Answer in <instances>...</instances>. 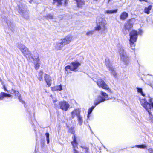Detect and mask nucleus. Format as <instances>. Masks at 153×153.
<instances>
[{
	"instance_id": "obj_1",
	"label": "nucleus",
	"mask_w": 153,
	"mask_h": 153,
	"mask_svg": "<svg viewBox=\"0 0 153 153\" xmlns=\"http://www.w3.org/2000/svg\"><path fill=\"white\" fill-rule=\"evenodd\" d=\"M118 51L121 63L123 65V67H126L129 63V58L123 47L121 46L119 48Z\"/></svg>"
},
{
	"instance_id": "obj_2",
	"label": "nucleus",
	"mask_w": 153,
	"mask_h": 153,
	"mask_svg": "<svg viewBox=\"0 0 153 153\" xmlns=\"http://www.w3.org/2000/svg\"><path fill=\"white\" fill-rule=\"evenodd\" d=\"M107 22L104 18L98 17L97 20V27L95 28V30L99 31L102 30L105 31L107 30L106 26Z\"/></svg>"
},
{
	"instance_id": "obj_3",
	"label": "nucleus",
	"mask_w": 153,
	"mask_h": 153,
	"mask_svg": "<svg viewBox=\"0 0 153 153\" xmlns=\"http://www.w3.org/2000/svg\"><path fill=\"white\" fill-rule=\"evenodd\" d=\"M137 35L138 32L134 30H132L130 33L129 42L131 47L132 49L133 50L134 49L135 46L134 43L136 42Z\"/></svg>"
},
{
	"instance_id": "obj_4",
	"label": "nucleus",
	"mask_w": 153,
	"mask_h": 153,
	"mask_svg": "<svg viewBox=\"0 0 153 153\" xmlns=\"http://www.w3.org/2000/svg\"><path fill=\"white\" fill-rule=\"evenodd\" d=\"M17 47L25 57L27 59L30 58V56H31V53L29 49L24 45L22 44H19L18 45Z\"/></svg>"
},
{
	"instance_id": "obj_5",
	"label": "nucleus",
	"mask_w": 153,
	"mask_h": 153,
	"mask_svg": "<svg viewBox=\"0 0 153 153\" xmlns=\"http://www.w3.org/2000/svg\"><path fill=\"white\" fill-rule=\"evenodd\" d=\"M100 94L101 96H99L94 102L95 105H97L101 102L111 99L108 98V95L105 92L101 91Z\"/></svg>"
},
{
	"instance_id": "obj_6",
	"label": "nucleus",
	"mask_w": 153,
	"mask_h": 153,
	"mask_svg": "<svg viewBox=\"0 0 153 153\" xmlns=\"http://www.w3.org/2000/svg\"><path fill=\"white\" fill-rule=\"evenodd\" d=\"M132 19H129L127 22L124 25V27L122 29V32L125 34H127L129 31L130 30L133 26V24L132 23Z\"/></svg>"
},
{
	"instance_id": "obj_7",
	"label": "nucleus",
	"mask_w": 153,
	"mask_h": 153,
	"mask_svg": "<svg viewBox=\"0 0 153 153\" xmlns=\"http://www.w3.org/2000/svg\"><path fill=\"white\" fill-rule=\"evenodd\" d=\"M80 65V63L77 61L74 62H72L71 65L66 66L65 69L66 71H68L69 69L71 71H77L76 69Z\"/></svg>"
},
{
	"instance_id": "obj_8",
	"label": "nucleus",
	"mask_w": 153,
	"mask_h": 153,
	"mask_svg": "<svg viewBox=\"0 0 153 153\" xmlns=\"http://www.w3.org/2000/svg\"><path fill=\"white\" fill-rule=\"evenodd\" d=\"M140 101L141 105L143 106L147 111L151 110L152 107L153 109V102H151V104H149L144 99H140Z\"/></svg>"
},
{
	"instance_id": "obj_9",
	"label": "nucleus",
	"mask_w": 153,
	"mask_h": 153,
	"mask_svg": "<svg viewBox=\"0 0 153 153\" xmlns=\"http://www.w3.org/2000/svg\"><path fill=\"white\" fill-rule=\"evenodd\" d=\"M59 105L61 109L65 111H66L68 110L70 106L67 102L65 101L59 102Z\"/></svg>"
},
{
	"instance_id": "obj_10",
	"label": "nucleus",
	"mask_w": 153,
	"mask_h": 153,
	"mask_svg": "<svg viewBox=\"0 0 153 153\" xmlns=\"http://www.w3.org/2000/svg\"><path fill=\"white\" fill-rule=\"evenodd\" d=\"M72 40V36L70 35H68L60 40L65 45L70 43Z\"/></svg>"
},
{
	"instance_id": "obj_11",
	"label": "nucleus",
	"mask_w": 153,
	"mask_h": 153,
	"mask_svg": "<svg viewBox=\"0 0 153 153\" xmlns=\"http://www.w3.org/2000/svg\"><path fill=\"white\" fill-rule=\"evenodd\" d=\"M97 84L100 88L108 90L109 89L108 85L105 83L104 81L102 79H99L97 82Z\"/></svg>"
},
{
	"instance_id": "obj_12",
	"label": "nucleus",
	"mask_w": 153,
	"mask_h": 153,
	"mask_svg": "<svg viewBox=\"0 0 153 153\" xmlns=\"http://www.w3.org/2000/svg\"><path fill=\"white\" fill-rule=\"evenodd\" d=\"M71 129L73 130L72 133L74 134V136L72 137V139L73 141L71 142V143L73 146V149L76 148L78 146V143L76 141V137L75 135L74 134L75 131V129L73 128H71Z\"/></svg>"
},
{
	"instance_id": "obj_13",
	"label": "nucleus",
	"mask_w": 153,
	"mask_h": 153,
	"mask_svg": "<svg viewBox=\"0 0 153 153\" xmlns=\"http://www.w3.org/2000/svg\"><path fill=\"white\" fill-rule=\"evenodd\" d=\"M65 46L61 40L56 42L54 44L55 49L56 50H60L62 49L63 46Z\"/></svg>"
},
{
	"instance_id": "obj_14",
	"label": "nucleus",
	"mask_w": 153,
	"mask_h": 153,
	"mask_svg": "<svg viewBox=\"0 0 153 153\" xmlns=\"http://www.w3.org/2000/svg\"><path fill=\"white\" fill-rule=\"evenodd\" d=\"M80 110L79 108L74 109L71 113V117L73 119L76 116L78 117L80 115Z\"/></svg>"
},
{
	"instance_id": "obj_15",
	"label": "nucleus",
	"mask_w": 153,
	"mask_h": 153,
	"mask_svg": "<svg viewBox=\"0 0 153 153\" xmlns=\"http://www.w3.org/2000/svg\"><path fill=\"white\" fill-rule=\"evenodd\" d=\"M45 80L48 87H50L51 84V78L50 76L45 74L44 76Z\"/></svg>"
},
{
	"instance_id": "obj_16",
	"label": "nucleus",
	"mask_w": 153,
	"mask_h": 153,
	"mask_svg": "<svg viewBox=\"0 0 153 153\" xmlns=\"http://www.w3.org/2000/svg\"><path fill=\"white\" fill-rule=\"evenodd\" d=\"M6 22L10 29L12 30L15 27V26L13 23V21L9 19L7 20Z\"/></svg>"
},
{
	"instance_id": "obj_17",
	"label": "nucleus",
	"mask_w": 153,
	"mask_h": 153,
	"mask_svg": "<svg viewBox=\"0 0 153 153\" xmlns=\"http://www.w3.org/2000/svg\"><path fill=\"white\" fill-rule=\"evenodd\" d=\"M11 93L12 94L14 93L15 95L19 97V99L20 102H22V103H24V102L19 97L20 95L18 91L13 89L12 90Z\"/></svg>"
},
{
	"instance_id": "obj_18",
	"label": "nucleus",
	"mask_w": 153,
	"mask_h": 153,
	"mask_svg": "<svg viewBox=\"0 0 153 153\" xmlns=\"http://www.w3.org/2000/svg\"><path fill=\"white\" fill-rule=\"evenodd\" d=\"M30 57L33 59L34 63L40 62V59L38 54H37L36 56L33 57L31 55V56H30Z\"/></svg>"
},
{
	"instance_id": "obj_19",
	"label": "nucleus",
	"mask_w": 153,
	"mask_h": 153,
	"mask_svg": "<svg viewBox=\"0 0 153 153\" xmlns=\"http://www.w3.org/2000/svg\"><path fill=\"white\" fill-rule=\"evenodd\" d=\"M128 16V14L126 12H123L122 13L120 16V19L124 20L126 19Z\"/></svg>"
},
{
	"instance_id": "obj_20",
	"label": "nucleus",
	"mask_w": 153,
	"mask_h": 153,
	"mask_svg": "<svg viewBox=\"0 0 153 153\" xmlns=\"http://www.w3.org/2000/svg\"><path fill=\"white\" fill-rule=\"evenodd\" d=\"M105 62L107 67L108 69H112L111 63L110 62L108 58H106L105 59Z\"/></svg>"
},
{
	"instance_id": "obj_21",
	"label": "nucleus",
	"mask_w": 153,
	"mask_h": 153,
	"mask_svg": "<svg viewBox=\"0 0 153 153\" xmlns=\"http://www.w3.org/2000/svg\"><path fill=\"white\" fill-rule=\"evenodd\" d=\"M11 96V95L10 94H7L4 92H1L0 94V99L2 100L4 97H10Z\"/></svg>"
},
{
	"instance_id": "obj_22",
	"label": "nucleus",
	"mask_w": 153,
	"mask_h": 153,
	"mask_svg": "<svg viewBox=\"0 0 153 153\" xmlns=\"http://www.w3.org/2000/svg\"><path fill=\"white\" fill-rule=\"evenodd\" d=\"M51 88L53 91H60L62 90V87L61 85H60L58 86H55L53 87H52Z\"/></svg>"
},
{
	"instance_id": "obj_23",
	"label": "nucleus",
	"mask_w": 153,
	"mask_h": 153,
	"mask_svg": "<svg viewBox=\"0 0 153 153\" xmlns=\"http://www.w3.org/2000/svg\"><path fill=\"white\" fill-rule=\"evenodd\" d=\"M152 7V5H149L148 7H146L144 10V12L148 14L150 13V12Z\"/></svg>"
},
{
	"instance_id": "obj_24",
	"label": "nucleus",
	"mask_w": 153,
	"mask_h": 153,
	"mask_svg": "<svg viewBox=\"0 0 153 153\" xmlns=\"http://www.w3.org/2000/svg\"><path fill=\"white\" fill-rule=\"evenodd\" d=\"M150 110L147 111L149 114V117L147 118V120L150 122L153 123V115L150 112Z\"/></svg>"
},
{
	"instance_id": "obj_25",
	"label": "nucleus",
	"mask_w": 153,
	"mask_h": 153,
	"mask_svg": "<svg viewBox=\"0 0 153 153\" xmlns=\"http://www.w3.org/2000/svg\"><path fill=\"white\" fill-rule=\"evenodd\" d=\"M77 121L78 124L81 126L83 122V120L82 117L80 115L77 117Z\"/></svg>"
},
{
	"instance_id": "obj_26",
	"label": "nucleus",
	"mask_w": 153,
	"mask_h": 153,
	"mask_svg": "<svg viewBox=\"0 0 153 153\" xmlns=\"http://www.w3.org/2000/svg\"><path fill=\"white\" fill-rule=\"evenodd\" d=\"M117 9L112 10H107L105 11V13L107 14H110L117 12Z\"/></svg>"
},
{
	"instance_id": "obj_27",
	"label": "nucleus",
	"mask_w": 153,
	"mask_h": 153,
	"mask_svg": "<svg viewBox=\"0 0 153 153\" xmlns=\"http://www.w3.org/2000/svg\"><path fill=\"white\" fill-rule=\"evenodd\" d=\"M77 3V6L79 7H81L84 4V2L82 0H76Z\"/></svg>"
},
{
	"instance_id": "obj_28",
	"label": "nucleus",
	"mask_w": 153,
	"mask_h": 153,
	"mask_svg": "<svg viewBox=\"0 0 153 153\" xmlns=\"http://www.w3.org/2000/svg\"><path fill=\"white\" fill-rule=\"evenodd\" d=\"M80 146L82 149V150L84 153H90L88 148L83 146Z\"/></svg>"
},
{
	"instance_id": "obj_29",
	"label": "nucleus",
	"mask_w": 153,
	"mask_h": 153,
	"mask_svg": "<svg viewBox=\"0 0 153 153\" xmlns=\"http://www.w3.org/2000/svg\"><path fill=\"white\" fill-rule=\"evenodd\" d=\"M43 74V72L41 71H40L39 73V75H38V78L39 80L40 81H42V80L43 77L42 75Z\"/></svg>"
},
{
	"instance_id": "obj_30",
	"label": "nucleus",
	"mask_w": 153,
	"mask_h": 153,
	"mask_svg": "<svg viewBox=\"0 0 153 153\" xmlns=\"http://www.w3.org/2000/svg\"><path fill=\"white\" fill-rule=\"evenodd\" d=\"M135 147L141 149H146L147 148V146L145 144L141 145H136Z\"/></svg>"
},
{
	"instance_id": "obj_31",
	"label": "nucleus",
	"mask_w": 153,
	"mask_h": 153,
	"mask_svg": "<svg viewBox=\"0 0 153 153\" xmlns=\"http://www.w3.org/2000/svg\"><path fill=\"white\" fill-rule=\"evenodd\" d=\"M62 1L63 0H53V3L55 4L56 3V5L58 6L62 4Z\"/></svg>"
},
{
	"instance_id": "obj_32",
	"label": "nucleus",
	"mask_w": 153,
	"mask_h": 153,
	"mask_svg": "<svg viewBox=\"0 0 153 153\" xmlns=\"http://www.w3.org/2000/svg\"><path fill=\"white\" fill-rule=\"evenodd\" d=\"M136 89L138 92L140 93L143 96H145V94L143 93L142 88L137 87Z\"/></svg>"
},
{
	"instance_id": "obj_33",
	"label": "nucleus",
	"mask_w": 153,
	"mask_h": 153,
	"mask_svg": "<svg viewBox=\"0 0 153 153\" xmlns=\"http://www.w3.org/2000/svg\"><path fill=\"white\" fill-rule=\"evenodd\" d=\"M35 65V68L36 70H38L39 68L40 65V62L34 63Z\"/></svg>"
},
{
	"instance_id": "obj_34",
	"label": "nucleus",
	"mask_w": 153,
	"mask_h": 153,
	"mask_svg": "<svg viewBox=\"0 0 153 153\" xmlns=\"http://www.w3.org/2000/svg\"><path fill=\"white\" fill-rule=\"evenodd\" d=\"M95 106H93L91 108H90L88 110V118L89 117V115L92 112Z\"/></svg>"
},
{
	"instance_id": "obj_35",
	"label": "nucleus",
	"mask_w": 153,
	"mask_h": 153,
	"mask_svg": "<svg viewBox=\"0 0 153 153\" xmlns=\"http://www.w3.org/2000/svg\"><path fill=\"white\" fill-rule=\"evenodd\" d=\"M109 70H110L111 71V73L114 76L116 77V75H117V74L115 72V71L114 70V68L112 67V69H109Z\"/></svg>"
},
{
	"instance_id": "obj_36",
	"label": "nucleus",
	"mask_w": 153,
	"mask_h": 153,
	"mask_svg": "<svg viewBox=\"0 0 153 153\" xmlns=\"http://www.w3.org/2000/svg\"><path fill=\"white\" fill-rule=\"evenodd\" d=\"M45 135L46 137L47 143L49 144V134L48 133H46Z\"/></svg>"
},
{
	"instance_id": "obj_37",
	"label": "nucleus",
	"mask_w": 153,
	"mask_h": 153,
	"mask_svg": "<svg viewBox=\"0 0 153 153\" xmlns=\"http://www.w3.org/2000/svg\"><path fill=\"white\" fill-rule=\"evenodd\" d=\"M93 31H89L86 33V35L88 36H89L90 35H91L93 33Z\"/></svg>"
},
{
	"instance_id": "obj_38",
	"label": "nucleus",
	"mask_w": 153,
	"mask_h": 153,
	"mask_svg": "<svg viewBox=\"0 0 153 153\" xmlns=\"http://www.w3.org/2000/svg\"><path fill=\"white\" fill-rule=\"evenodd\" d=\"M19 13L20 14H22V13L23 14V13H24L25 11L23 10H22V8H21L19 6Z\"/></svg>"
},
{
	"instance_id": "obj_39",
	"label": "nucleus",
	"mask_w": 153,
	"mask_h": 153,
	"mask_svg": "<svg viewBox=\"0 0 153 153\" xmlns=\"http://www.w3.org/2000/svg\"><path fill=\"white\" fill-rule=\"evenodd\" d=\"M51 97H52L53 102L54 103L56 102L57 101V100L55 97H52V95H51Z\"/></svg>"
},
{
	"instance_id": "obj_40",
	"label": "nucleus",
	"mask_w": 153,
	"mask_h": 153,
	"mask_svg": "<svg viewBox=\"0 0 153 153\" xmlns=\"http://www.w3.org/2000/svg\"><path fill=\"white\" fill-rule=\"evenodd\" d=\"M148 152L149 153H153V149L151 148H150L148 149Z\"/></svg>"
},
{
	"instance_id": "obj_41",
	"label": "nucleus",
	"mask_w": 153,
	"mask_h": 153,
	"mask_svg": "<svg viewBox=\"0 0 153 153\" xmlns=\"http://www.w3.org/2000/svg\"><path fill=\"white\" fill-rule=\"evenodd\" d=\"M47 18L49 19H52L53 18V16L51 14H49L48 15Z\"/></svg>"
},
{
	"instance_id": "obj_42",
	"label": "nucleus",
	"mask_w": 153,
	"mask_h": 153,
	"mask_svg": "<svg viewBox=\"0 0 153 153\" xmlns=\"http://www.w3.org/2000/svg\"><path fill=\"white\" fill-rule=\"evenodd\" d=\"M73 153H79V152L76 150L75 149H73Z\"/></svg>"
},
{
	"instance_id": "obj_43",
	"label": "nucleus",
	"mask_w": 153,
	"mask_h": 153,
	"mask_svg": "<svg viewBox=\"0 0 153 153\" xmlns=\"http://www.w3.org/2000/svg\"><path fill=\"white\" fill-rule=\"evenodd\" d=\"M143 33V31L142 30H140L139 32H138V34H139L140 35H141Z\"/></svg>"
},
{
	"instance_id": "obj_44",
	"label": "nucleus",
	"mask_w": 153,
	"mask_h": 153,
	"mask_svg": "<svg viewBox=\"0 0 153 153\" xmlns=\"http://www.w3.org/2000/svg\"><path fill=\"white\" fill-rule=\"evenodd\" d=\"M149 85L153 89V84H149Z\"/></svg>"
},
{
	"instance_id": "obj_45",
	"label": "nucleus",
	"mask_w": 153,
	"mask_h": 153,
	"mask_svg": "<svg viewBox=\"0 0 153 153\" xmlns=\"http://www.w3.org/2000/svg\"><path fill=\"white\" fill-rule=\"evenodd\" d=\"M140 1H144L146 2H147L148 1L147 0H139Z\"/></svg>"
},
{
	"instance_id": "obj_46",
	"label": "nucleus",
	"mask_w": 153,
	"mask_h": 153,
	"mask_svg": "<svg viewBox=\"0 0 153 153\" xmlns=\"http://www.w3.org/2000/svg\"><path fill=\"white\" fill-rule=\"evenodd\" d=\"M23 16L25 18H28V16H26V17L25 16V15H23Z\"/></svg>"
},
{
	"instance_id": "obj_47",
	"label": "nucleus",
	"mask_w": 153,
	"mask_h": 153,
	"mask_svg": "<svg viewBox=\"0 0 153 153\" xmlns=\"http://www.w3.org/2000/svg\"><path fill=\"white\" fill-rule=\"evenodd\" d=\"M4 89L5 90H6V88L4 86Z\"/></svg>"
},
{
	"instance_id": "obj_48",
	"label": "nucleus",
	"mask_w": 153,
	"mask_h": 153,
	"mask_svg": "<svg viewBox=\"0 0 153 153\" xmlns=\"http://www.w3.org/2000/svg\"><path fill=\"white\" fill-rule=\"evenodd\" d=\"M94 1H95L97 2V0H94Z\"/></svg>"
},
{
	"instance_id": "obj_49",
	"label": "nucleus",
	"mask_w": 153,
	"mask_h": 153,
	"mask_svg": "<svg viewBox=\"0 0 153 153\" xmlns=\"http://www.w3.org/2000/svg\"><path fill=\"white\" fill-rule=\"evenodd\" d=\"M150 76H152V75H150Z\"/></svg>"
},
{
	"instance_id": "obj_50",
	"label": "nucleus",
	"mask_w": 153,
	"mask_h": 153,
	"mask_svg": "<svg viewBox=\"0 0 153 153\" xmlns=\"http://www.w3.org/2000/svg\"><path fill=\"white\" fill-rule=\"evenodd\" d=\"M65 3L66 4V2L65 1Z\"/></svg>"
},
{
	"instance_id": "obj_51",
	"label": "nucleus",
	"mask_w": 153,
	"mask_h": 153,
	"mask_svg": "<svg viewBox=\"0 0 153 153\" xmlns=\"http://www.w3.org/2000/svg\"><path fill=\"white\" fill-rule=\"evenodd\" d=\"M110 1V0H109L108 1Z\"/></svg>"
}]
</instances>
